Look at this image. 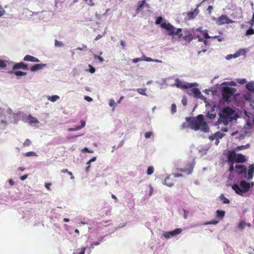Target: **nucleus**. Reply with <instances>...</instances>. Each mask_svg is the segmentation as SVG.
<instances>
[{"instance_id":"nucleus-6","label":"nucleus","mask_w":254,"mask_h":254,"mask_svg":"<svg viewBox=\"0 0 254 254\" xmlns=\"http://www.w3.org/2000/svg\"><path fill=\"white\" fill-rule=\"evenodd\" d=\"M174 85L178 88L181 89H188L193 87L194 86L193 84L185 83H184L179 79H176Z\"/></svg>"},{"instance_id":"nucleus-31","label":"nucleus","mask_w":254,"mask_h":254,"mask_svg":"<svg viewBox=\"0 0 254 254\" xmlns=\"http://www.w3.org/2000/svg\"><path fill=\"white\" fill-rule=\"evenodd\" d=\"M116 102H115V100L113 99H111L109 101V105L111 107H113L112 110L114 111L115 110V106L116 105Z\"/></svg>"},{"instance_id":"nucleus-62","label":"nucleus","mask_w":254,"mask_h":254,"mask_svg":"<svg viewBox=\"0 0 254 254\" xmlns=\"http://www.w3.org/2000/svg\"><path fill=\"white\" fill-rule=\"evenodd\" d=\"M216 136H217L219 138H222L223 134L219 133H216Z\"/></svg>"},{"instance_id":"nucleus-54","label":"nucleus","mask_w":254,"mask_h":254,"mask_svg":"<svg viewBox=\"0 0 254 254\" xmlns=\"http://www.w3.org/2000/svg\"><path fill=\"white\" fill-rule=\"evenodd\" d=\"M84 99L88 102H91L93 100L92 98L89 96H85Z\"/></svg>"},{"instance_id":"nucleus-24","label":"nucleus","mask_w":254,"mask_h":254,"mask_svg":"<svg viewBox=\"0 0 254 254\" xmlns=\"http://www.w3.org/2000/svg\"><path fill=\"white\" fill-rule=\"evenodd\" d=\"M220 200L222 201L224 204H229L230 203V200L225 197L224 194H222L219 196Z\"/></svg>"},{"instance_id":"nucleus-34","label":"nucleus","mask_w":254,"mask_h":254,"mask_svg":"<svg viewBox=\"0 0 254 254\" xmlns=\"http://www.w3.org/2000/svg\"><path fill=\"white\" fill-rule=\"evenodd\" d=\"M31 140L27 138L25 140L24 142L23 143V147H25L29 146L31 145Z\"/></svg>"},{"instance_id":"nucleus-8","label":"nucleus","mask_w":254,"mask_h":254,"mask_svg":"<svg viewBox=\"0 0 254 254\" xmlns=\"http://www.w3.org/2000/svg\"><path fill=\"white\" fill-rule=\"evenodd\" d=\"M234 111L229 107L224 108L221 112H220L219 115L228 117H233Z\"/></svg>"},{"instance_id":"nucleus-53","label":"nucleus","mask_w":254,"mask_h":254,"mask_svg":"<svg viewBox=\"0 0 254 254\" xmlns=\"http://www.w3.org/2000/svg\"><path fill=\"white\" fill-rule=\"evenodd\" d=\"M100 242H97L96 243H92L91 244V247L89 248V249H90V248H93L94 246H97V245H100Z\"/></svg>"},{"instance_id":"nucleus-20","label":"nucleus","mask_w":254,"mask_h":254,"mask_svg":"<svg viewBox=\"0 0 254 254\" xmlns=\"http://www.w3.org/2000/svg\"><path fill=\"white\" fill-rule=\"evenodd\" d=\"M182 232L181 228H177L172 231L169 232L170 237L180 234Z\"/></svg>"},{"instance_id":"nucleus-14","label":"nucleus","mask_w":254,"mask_h":254,"mask_svg":"<svg viewBox=\"0 0 254 254\" xmlns=\"http://www.w3.org/2000/svg\"><path fill=\"white\" fill-rule=\"evenodd\" d=\"M236 155L235 151H231L228 152V158L230 163H232V164L234 163V161H236Z\"/></svg>"},{"instance_id":"nucleus-23","label":"nucleus","mask_w":254,"mask_h":254,"mask_svg":"<svg viewBox=\"0 0 254 254\" xmlns=\"http://www.w3.org/2000/svg\"><path fill=\"white\" fill-rule=\"evenodd\" d=\"M201 28H198L196 31H200L202 33V35L205 39H208L210 38V37L209 36L207 31H201L200 29Z\"/></svg>"},{"instance_id":"nucleus-25","label":"nucleus","mask_w":254,"mask_h":254,"mask_svg":"<svg viewBox=\"0 0 254 254\" xmlns=\"http://www.w3.org/2000/svg\"><path fill=\"white\" fill-rule=\"evenodd\" d=\"M10 73H14L15 75L17 76H23L27 74V73L25 72L21 71H10Z\"/></svg>"},{"instance_id":"nucleus-40","label":"nucleus","mask_w":254,"mask_h":254,"mask_svg":"<svg viewBox=\"0 0 254 254\" xmlns=\"http://www.w3.org/2000/svg\"><path fill=\"white\" fill-rule=\"evenodd\" d=\"M254 34V30L252 28H250L247 31H246V35H253Z\"/></svg>"},{"instance_id":"nucleus-2","label":"nucleus","mask_w":254,"mask_h":254,"mask_svg":"<svg viewBox=\"0 0 254 254\" xmlns=\"http://www.w3.org/2000/svg\"><path fill=\"white\" fill-rule=\"evenodd\" d=\"M186 121L189 126L192 129L196 131L200 130L203 132L209 131V127L207 123L204 121L203 115H199L196 118L187 117Z\"/></svg>"},{"instance_id":"nucleus-43","label":"nucleus","mask_w":254,"mask_h":254,"mask_svg":"<svg viewBox=\"0 0 254 254\" xmlns=\"http://www.w3.org/2000/svg\"><path fill=\"white\" fill-rule=\"evenodd\" d=\"M81 125L80 126H77V129H81L82 128L84 127L85 126V122L83 120H81Z\"/></svg>"},{"instance_id":"nucleus-60","label":"nucleus","mask_w":254,"mask_h":254,"mask_svg":"<svg viewBox=\"0 0 254 254\" xmlns=\"http://www.w3.org/2000/svg\"><path fill=\"white\" fill-rule=\"evenodd\" d=\"M182 174H176V173H175V174H173V178H177V177H182Z\"/></svg>"},{"instance_id":"nucleus-61","label":"nucleus","mask_w":254,"mask_h":254,"mask_svg":"<svg viewBox=\"0 0 254 254\" xmlns=\"http://www.w3.org/2000/svg\"><path fill=\"white\" fill-rule=\"evenodd\" d=\"M79 130V129H77V126L75 128H69L68 129V131H75V130Z\"/></svg>"},{"instance_id":"nucleus-3","label":"nucleus","mask_w":254,"mask_h":254,"mask_svg":"<svg viewBox=\"0 0 254 254\" xmlns=\"http://www.w3.org/2000/svg\"><path fill=\"white\" fill-rule=\"evenodd\" d=\"M240 185L242 189L237 184L232 185V188L237 194L243 196L244 193L248 192L250 190L251 184L245 181H241Z\"/></svg>"},{"instance_id":"nucleus-11","label":"nucleus","mask_w":254,"mask_h":254,"mask_svg":"<svg viewBox=\"0 0 254 254\" xmlns=\"http://www.w3.org/2000/svg\"><path fill=\"white\" fill-rule=\"evenodd\" d=\"M13 69H22L24 70H28V67L27 65L23 62H20L14 64L12 67Z\"/></svg>"},{"instance_id":"nucleus-10","label":"nucleus","mask_w":254,"mask_h":254,"mask_svg":"<svg viewBox=\"0 0 254 254\" xmlns=\"http://www.w3.org/2000/svg\"><path fill=\"white\" fill-rule=\"evenodd\" d=\"M219 119H218V122L219 123H222L224 125H228L230 122H231L233 120V117H228L223 116L219 115Z\"/></svg>"},{"instance_id":"nucleus-32","label":"nucleus","mask_w":254,"mask_h":254,"mask_svg":"<svg viewBox=\"0 0 254 254\" xmlns=\"http://www.w3.org/2000/svg\"><path fill=\"white\" fill-rule=\"evenodd\" d=\"M25 156L26 157H30V156H37L36 154V153L34 151H29L28 152H26L25 154Z\"/></svg>"},{"instance_id":"nucleus-1","label":"nucleus","mask_w":254,"mask_h":254,"mask_svg":"<svg viewBox=\"0 0 254 254\" xmlns=\"http://www.w3.org/2000/svg\"><path fill=\"white\" fill-rule=\"evenodd\" d=\"M162 21V17H160V26L166 30L169 35H177L179 39H183L188 43H190L192 39H195V35L190 33L189 31H184V34H183L182 28L176 29L169 23H162L161 24Z\"/></svg>"},{"instance_id":"nucleus-44","label":"nucleus","mask_w":254,"mask_h":254,"mask_svg":"<svg viewBox=\"0 0 254 254\" xmlns=\"http://www.w3.org/2000/svg\"><path fill=\"white\" fill-rule=\"evenodd\" d=\"M94 57L95 59L99 60V61H100V63H102L104 61V59L99 56H97V55H94Z\"/></svg>"},{"instance_id":"nucleus-22","label":"nucleus","mask_w":254,"mask_h":254,"mask_svg":"<svg viewBox=\"0 0 254 254\" xmlns=\"http://www.w3.org/2000/svg\"><path fill=\"white\" fill-rule=\"evenodd\" d=\"M88 248V247H85L81 248V249H78L76 250V252L73 254H84L86 250Z\"/></svg>"},{"instance_id":"nucleus-57","label":"nucleus","mask_w":254,"mask_h":254,"mask_svg":"<svg viewBox=\"0 0 254 254\" xmlns=\"http://www.w3.org/2000/svg\"><path fill=\"white\" fill-rule=\"evenodd\" d=\"M141 61V59L140 58H135L132 60V62L134 63H136Z\"/></svg>"},{"instance_id":"nucleus-47","label":"nucleus","mask_w":254,"mask_h":254,"mask_svg":"<svg viewBox=\"0 0 254 254\" xmlns=\"http://www.w3.org/2000/svg\"><path fill=\"white\" fill-rule=\"evenodd\" d=\"M82 151L84 152H88L90 153H93V151L91 150H89L88 148L85 147L83 150Z\"/></svg>"},{"instance_id":"nucleus-16","label":"nucleus","mask_w":254,"mask_h":254,"mask_svg":"<svg viewBox=\"0 0 254 254\" xmlns=\"http://www.w3.org/2000/svg\"><path fill=\"white\" fill-rule=\"evenodd\" d=\"M45 65V64H35L31 67L30 70L32 71H36L38 70L43 68Z\"/></svg>"},{"instance_id":"nucleus-28","label":"nucleus","mask_w":254,"mask_h":254,"mask_svg":"<svg viewBox=\"0 0 254 254\" xmlns=\"http://www.w3.org/2000/svg\"><path fill=\"white\" fill-rule=\"evenodd\" d=\"M60 97L58 95H53L52 96H49L48 97V100L51 101V102H54L56 101L57 100L59 99Z\"/></svg>"},{"instance_id":"nucleus-48","label":"nucleus","mask_w":254,"mask_h":254,"mask_svg":"<svg viewBox=\"0 0 254 254\" xmlns=\"http://www.w3.org/2000/svg\"><path fill=\"white\" fill-rule=\"evenodd\" d=\"M89 66L90 67L89 71L91 73H94L95 72V68L90 64L89 65Z\"/></svg>"},{"instance_id":"nucleus-7","label":"nucleus","mask_w":254,"mask_h":254,"mask_svg":"<svg viewBox=\"0 0 254 254\" xmlns=\"http://www.w3.org/2000/svg\"><path fill=\"white\" fill-rule=\"evenodd\" d=\"M187 93L190 95H193L195 98H201L203 96L201 95L200 91L197 88H190L187 89Z\"/></svg>"},{"instance_id":"nucleus-15","label":"nucleus","mask_w":254,"mask_h":254,"mask_svg":"<svg viewBox=\"0 0 254 254\" xmlns=\"http://www.w3.org/2000/svg\"><path fill=\"white\" fill-rule=\"evenodd\" d=\"M24 61L38 63L40 62L38 59L31 55H26L24 58Z\"/></svg>"},{"instance_id":"nucleus-19","label":"nucleus","mask_w":254,"mask_h":254,"mask_svg":"<svg viewBox=\"0 0 254 254\" xmlns=\"http://www.w3.org/2000/svg\"><path fill=\"white\" fill-rule=\"evenodd\" d=\"M244 97L247 101L254 103V97L251 93H246L244 94Z\"/></svg>"},{"instance_id":"nucleus-50","label":"nucleus","mask_w":254,"mask_h":254,"mask_svg":"<svg viewBox=\"0 0 254 254\" xmlns=\"http://www.w3.org/2000/svg\"><path fill=\"white\" fill-rule=\"evenodd\" d=\"M194 34L195 35V38H198V41L199 42H202L203 39L201 38L200 35H198V34H196L195 33H194Z\"/></svg>"},{"instance_id":"nucleus-49","label":"nucleus","mask_w":254,"mask_h":254,"mask_svg":"<svg viewBox=\"0 0 254 254\" xmlns=\"http://www.w3.org/2000/svg\"><path fill=\"white\" fill-rule=\"evenodd\" d=\"M163 236L166 238V239H169L170 237V234H169V232H165Z\"/></svg>"},{"instance_id":"nucleus-45","label":"nucleus","mask_w":254,"mask_h":254,"mask_svg":"<svg viewBox=\"0 0 254 254\" xmlns=\"http://www.w3.org/2000/svg\"><path fill=\"white\" fill-rule=\"evenodd\" d=\"M194 14L196 15L198 14V10L196 9L193 12H189L188 16H193Z\"/></svg>"},{"instance_id":"nucleus-46","label":"nucleus","mask_w":254,"mask_h":254,"mask_svg":"<svg viewBox=\"0 0 254 254\" xmlns=\"http://www.w3.org/2000/svg\"><path fill=\"white\" fill-rule=\"evenodd\" d=\"M152 134V132L148 131V132H146L145 133L144 135H145V138H148L150 137V136H151Z\"/></svg>"},{"instance_id":"nucleus-18","label":"nucleus","mask_w":254,"mask_h":254,"mask_svg":"<svg viewBox=\"0 0 254 254\" xmlns=\"http://www.w3.org/2000/svg\"><path fill=\"white\" fill-rule=\"evenodd\" d=\"M232 21L228 19V17H219L218 22L219 24L230 23Z\"/></svg>"},{"instance_id":"nucleus-5","label":"nucleus","mask_w":254,"mask_h":254,"mask_svg":"<svg viewBox=\"0 0 254 254\" xmlns=\"http://www.w3.org/2000/svg\"><path fill=\"white\" fill-rule=\"evenodd\" d=\"M136 13L144 15L149 14L150 6L145 0L139 1L137 2V7L136 8Z\"/></svg>"},{"instance_id":"nucleus-58","label":"nucleus","mask_w":254,"mask_h":254,"mask_svg":"<svg viewBox=\"0 0 254 254\" xmlns=\"http://www.w3.org/2000/svg\"><path fill=\"white\" fill-rule=\"evenodd\" d=\"M249 24L252 26L254 23V17H252V19L249 22Z\"/></svg>"},{"instance_id":"nucleus-12","label":"nucleus","mask_w":254,"mask_h":254,"mask_svg":"<svg viewBox=\"0 0 254 254\" xmlns=\"http://www.w3.org/2000/svg\"><path fill=\"white\" fill-rule=\"evenodd\" d=\"M175 180H173V178L171 175L167 176L164 180V184L168 187H172L174 185Z\"/></svg>"},{"instance_id":"nucleus-33","label":"nucleus","mask_w":254,"mask_h":254,"mask_svg":"<svg viewBox=\"0 0 254 254\" xmlns=\"http://www.w3.org/2000/svg\"><path fill=\"white\" fill-rule=\"evenodd\" d=\"M247 225V223L244 221H241L239 224L238 228L240 229H243Z\"/></svg>"},{"instance_id":"nucleus-17","label":"nucleus","mask_w":254,"mask_h":254,"mask_svg":"<svg viewBox=\"0 0 254 254\" xmlns=\"http://www.w3.org/2000/svg\"><path fill=\"white\" fill-rule=\"evenodd\" d=\"M246 161L245 156L242 154H238L236 155V162L237 163H244Z\"/></svg>"},{"instance_id":"nucleus-56","label":"nucleus","mask_w":254,"mask_h":254,"mask_svg":"<svg viewBox=\"0 0 254 254\" xmlns=\"http://www.w3.org/2000/svg\"><path fill=\"white\" fill-rule=\"evenodd\" d=\"M231 164L230 165L229 167V171L230 172H232L234 171V164H232V163H230Z\"/></svg>"},{"instance_id":"nucleus-27","label":"nucleus","mask_w":254,"mask_h":254,"mask_svg":"<svg viewBox=\"0 0 254 254\" xmlns=\"http://www.w3.org/2000/svg\"><path fill=\"white\" fill-rule=\"evenodd\" d=\"M246 54V51L244 49L239 50L234 55L235 57H237L240 55H244Z\"/></svg>"},{"instance_id":"nucleus-29","label":"nucleus","mask_w":254,"mask_h":254,"mask_svg":"<svg viewBox=\"0 0 254 254\" xmlns=\"http://www.w3.org/2000/svg\"><path fill=\"white\" fill-rule=\"evenodd\" d=\"M250 145L249 144H247L245 145L239 146L236 148V150H241L247 149V148H249L250 147Z\"/></svg>"},{"instance_id":"nucleus-38","label":"nucleus","mask_w":254,"mask_h":254,"mask_svg":"<svg viewBox=\"0 0 254 254\" xmlns=\"http://www.w3.org/2000/svg\"><path fill=\"white\" fill-rule=\"evenodd\" d=\"M55 45L56 47H59L63 46L64 44L62 42H60V41H58L57 40H55Z\"/></svg>"},{"instance_id":"nucleus-42","label":"nucleus","mask_w":254,"mask_h":254,"mask_svg":"<svg viewBox=\"0 0 254 254\" xmlns=\"http://www.w3.org/2000/svg\"><path fill=\"white\" fill-rule=\"evenodd\" d=\"M207 117L210 119H214L216 117V115L215 114L208 113Z\"/></svg>"},{"instance_id":"nucleus-36","label":"nucleus","mask_w":254,"mask_h":254,"mask_svg":"<svg viewBox=\"0 0 254 254\" xmlns=\"http://www.w3.org/2000/svg\"><path fill=\"white\" fill-rule=\"evenodd\" d=\"M154 172V168L152 166H150L148 168L147 174L148 175H150L153 174Z\"/></svg>"},{"instance_id":"nucleus-52","label":"nucleus","mask_w":254,"mask_h":254,"mask_svg":"<svg viewBox=\"0 0 254 254\" xmlns=\"http://www.w3.org/2000/svg\"><path fill=\"white\" fill-rule=\"evenodd\" d=\"M5 14V10L2 7L0 6V16H2Z\"/></svg>"},{"instance_id":"nucleus-9","label":"nucleus","mask_w":254,"mask_h":254,"mask_svg":"<svg viewBox=\"0 0 254 254\" xmlns=\"http://www.w3.org/2000/svg\"><path fill=\"white\" fill-rule=\"evenodd\" d=\"M236 172L239 174H244L245 177H246L247 176V169L245 165H236Z\"/></svg>"},{"instance_id":"nucleus-30","label":"nucleus","mask_w":254,"mask_h":254,"mask_svg":"<svg viewBox=\"0 0 254 254\" xmlns=\"http://www.w3.org/2000/svg\"><path fill=\"white\" fill-rule=\"evenodd\" d=\"M193 171V167L190 166L189 169H182L181 171L184 172H186L187 174L190 175L191 174Z\"/></svg>"},{"instance_id":"nucleus-63","label":"nucleus","mask_w":254,"mask_h":254,"mask_svg":"<svg viewBox=\"0 0 254 254\" xmlns=\"http://www.w3.org/2000/svg\"><path fill=\"white\" fill-rule=\"evenodd\" d=\"M182 104H183L184 106H186L187 105V99H183L182 100Z\"/></svg>"},{"instance_id":"nucleus-51","label":"nucleus","mask_w":254,"mask_h":254,"mask_svg":"<svg viewBox=\"0 0 254 254\" xmlns=\"http://www.w3.org/2000/svg\"><path fill=\"white\" fill-rule=\"evenodd\" d=\"M51 185H52V184L51 183H45V187L49 190H51L50 186Z\"/></svg>"},{"instance_id":"nucleus-21","label":"nucleus","mask_w":254,"mask_h":254,"mask_svg":"<svg viewBox=\"0 0 254 254\" xmlns=\"http://www.w3.org/2000/svg\"><path fill=\"white\" fill-rule=\"evenodd\" d=\"M216 217L222 219L225 216V212L224 210H218L216 211Z\"/></svg>"},{"instance_id":"nucleus-41","label":"nucleus","mask_w":254,"mask_h":254,"mask_svg":"<svg viewBox=\"0 0 254 254\" xmlns=\"http://www.w3.org/2000/svg\"><path fill=\"white\" fill-rule=\"evenodd\" d=\"M177 111L176 105L175 104H173L171 106V113L174 114Z\"/></svg>"},{"instance_id":"nucleus-4","label":"nucleus","mask_w":254,"mask_h":254,"mask_svg":"<svg viewBox=\"0 0 254 254\" xmlns=\"http://www.w3.org/2000/svg\"><path fill=\"white\" fill-rule=\"evenodd\" d=\"M236 91V89L233 87H223L222 89V99L226 102H230L232 99L234 97Z\"/></svg>"},{"instance_id":"nucleus-64","label":"nucleus","mask_w":254,"mask_h":254,"mask_svg":"<svg viewBox=\"0 0 254 254\" xmlns=\"http://www.w3.org/2000/svg\"><path fill=\"white\" fill-rule=\"evenodd\" d=\"M103 37L102 35H98L95 38V41H97L100 39H101L102 37Z\"/></svg>"},{"instance_id":"nucleus-13","label":"nucleus","mask_w":254,"mask_h":254,"mask_svg":"<svg viewBox=\"0 0 254 254\" xmlns=\"http://www.w3.org/2000/svg\"><path fill=\"white\" fill-rule=\"evenodd\" d=\"M254 174V164H253L249 166L248 175H247V180H251L253 178V175Z\"/></svg>"},{"instance_id":"nucleus-35","label":"nucleus","mask_w":254,"mask_h":254,"mask_svg":"<svg viewBox=\"0 0 254 254\" xmlns=\"http://www.w3.org/2000/svg\"><path fill=\"white\" fill-rule=\"evenodd\" d=\"M137 91L138 93L141 95H146V89L143 88H138L137 89Z\"/></svg>"},{"instance_id":"nucleus-26","label":"nucleus","mask_w":254,"mask_h":254,"mask_svg":"<svg viewBox=\"0 0 254 254\" xmlns=\"http://www.w3.org/2000/svg\"><path fill=\"white\" fill-rule=\"evenodd\" d=\"M28 120L29 121V123L30 124H34V123H39V121L33 117L31 115H30L28 116Z\"/></svg>"},{"instance_id":"nucleus-59","label":"nucleus","mask_w":254,"mask_h":254,"mask_svg":"<svg viewBox=\"0 0 254 254\" xmlns=\"http://www.w3.org/2000/svg\"><path fill=\"white\" fill-rule=\"evenodd\" d=\"M88 4L90 6H93L94 5V3L93 1V0H89L88 1Z\"/></svg>"},{"instance_id":"nucleus-37","label":"nucleus","mask_w":254,"mask_h":254,"mask_svg":"<svg viewBox=\"0 0 254 254\" xmlns=\"http://www.w3.org/2000/svg\"><path fill=\"white\" fill-rule=\"evenodd\" d=\"M6 61L0 60V67L4 68L6 66Z\"/></svg>"},{"instance_id":"nucleus-39","label":"nucleus","mask_w":254,"mask_h":254,"mask_svg":"<svg viewBox=\"0 0 254 254\" xmlns=\"http://www.w3.org/2000/svg\"><path fill=\"white\" fill-rule=\"evenodd\" d=\"M218 223V221L212 220L210 221H208L207 222H206L205 223V225H210V224H213V225H216Z\"/></svg>"},{"instance_id":"nucleus-55","label":"nucleus","mask_w":254,"mask_h":254,"mask_svg":"<svg viewBox=\"0 0 254 254\" xmlns=\"http://www.w3.org/2000/svg\"><path fill=\"white\" fill-rule=\"evenodd\" d=\"M28 175H24L22 176H21L20 179L22 181H24L25 180H26L27 178H28Z\"/></svg>"}]
</instances>
